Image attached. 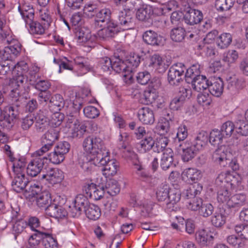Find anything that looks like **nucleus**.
I'll list each match as a JSON object with an SVG mask.
<instances>
[{
    "label": "nucleus",
    "mask_w": 248,
    "mask_h": 248,
    "mask_svg": "<svg viewBox=\"0 0 248 248\" xmlns=\"http://www.w3.org/2000/svg\"><path fill=\"white\" fill-rule=\"evenodd\" d=\"M241 178L240 176L235 173H220L216 180V183L217 185H219L220 183L222 185L225 184L226 186L230 189H235L237 188L241 184Z\"/></svg>",
    "instance_id": "9d476101"
},
{
    "label": "nucleus",
    "mask_w": 248,
    "mask_h": 248,
    "mask_svg": "<svg viewBox=\"0 0 248 248\" xmlns=\"http://www.w3.org/2000/svg\"><path fill=\"white\" fill-rule=\"evenodd\" d=\"M44 153H39L36 154V151L33 154V159L29 163L27 168V173L28 175L35 177L42 170L44 165L45 159L47 157L43 156Z\"/></svg>",
    "instance_id": "20e7f679"
},
{
    "label": "nucleus",
    "mask_w": 248,
    "mask_h": 248,
    "mask_svg": "<svg viewBox=\"0 0 248 248\" xmlns=\"http://www.w3.org/2000/svg\"><path fill=\"white\" fill-rule=\"evenodd\" d=\"M59 138V128H50L46 132L42 137V142L44 145L39 150L36 151V154L39 153H44L49 151L53 145L54 143Z\"/></svg>",
    "instance_id": "39448f33"
},
{
    "label": "nucleus",
    "mask_w": 248,
    "mask_h": 248,
    "mask_svg": "<svg viewBox=\"0 0 248 248\" xmlns=\"http://www.w3.org/2000/svg\"><path fill=\"white\" fill-rule=\"evenodd\" d=\"M109 153L106 156L102 155L99 160V166H103V174L106 178L115 175L119 168V163L115 159H109Z\"/></svg>",
    "instance_id": "423d86ee"
},
{
    "label": "nucleus",
    "mask_w": 248,
    "mask_h": 248,
    "mask_svg": "<svg viewBox=\"0 0 248 248\" xmlns=\"http://www.w3.org/2000/svg\"><path fill=\"white\" fill-rule=\"evenodd\" d=\"M224 212V211L221 209L215 212L211 219L212 223L215 227H220L225 223L226 216Z\"/></svg>",
    "instance_id": "8fccbe9b"
},
{
    "label": "nucleus",
    "mask_w": 248,
    "mask_h": 248,
    "mask_svg": "<svg viewBox=\"0 0 248 248\" xmlns=\"http://www.w3.org/2000/svg\"><path fill=\"white\" fill-rule=\"evenodd\" d=\"M42 240L46 248H57L58 243L52 235L48 233L37 231V233L32 234L29 240V244L32 246L34 244L39 247V242Z\"/></svg>",
    "instance_id": "7ed1b4c3"
},
{
    "label": "nucleus",
    "mask_w": 248,
    "mask_h": 248,
    "mask_svg": "<svg viewBox=\"0 0 248 248\" xmlns=\"http://www.w3.org/2000/svg\"><path fill=\"white\" fill-rule=\"evenodd\" d=\"M104 186L105 192L111 196L116 195L120 191L117 182L114 179L107 180Z\"/></svg>",
    "instance_id": "ea45409f"
},
{
    "label": "nucleus",
    "mask_w": 248,
    "mask_h": 248,
    "mask_svg": "<svg viewBox=\"0 0 248 248\" xmlns=\"http://www.w3.org/2000/svg\"><path fill=\"white\" fill-rule=\"evenodd\" d=\"M26 27L28 29L30 32L32 34H43L45 32V29L47 28L43 26L38 22L31 20L30 22L26 23Z\"/></svg>",
    "instance_id": "a19ab883"
},
{
    "label": "nucleus",
    "mask_w": 248,
    "mask_h": 248,
    "mask_svg": "<svg viewBox=\"0 0 248 248\" xmlns=\"http://www.w3.org/2000/svg\"><path fill=\"white\" fill-rule=\"evenodd\" d=\"M87 196H89L94 200L98 201L101 199L106 192L104 185L96 186L93 183H91L84 187Z\"/></svg>",
    "instance_id": "ddd939ff"
},
{
    "label": "nucleus",
    "mask_w": 248,
    "mask_h": 248,
    "mask_svg": "<svg viewBox=\"0 0 248 248\" xmlns=\"http://www.w3.org/2000/svg\"><path fill=\"white\" fill-rule=\"evenodd\" d=\"M14 175V179L12 182V188L17 193L20 192L24 190L29 183L28 179L26 177L25 173Z\"/></svg>",
    "instance_id": "5701e85b"
},
{
    "label": "nucleus",
    "mask_w": 248,
    "mask_h": 248,
    "mask_svg": "<svg viewBox=\"0 0 248 248\" xmlns=\"http://www.w3.org/2000/svg\"><path fill=\"white\" fill-rule=\"evenodd\" d=\"M220 184L217 192V200L218 202L226 203L228 205V202L231 197V192L225 184Z\"/></svg>",
    "instance_id": "c9c22d12"
},
{
    "label": "nucleus",
    "mask_w": 248,
    "mask_h": 248,
    "mask_svg": "<svg viewBox=\"0 0 248 248\" xmlns=\"http://www.w3.org/2000/svg\"><path fill=\"white\" fill-rule=\"evenodd\" d=\"M128 68L125 62L122 61L119 57L112 58V70L120 73L124 72Z\"/></svg>",
    "instance_id": "09e8293b"
},
{
    "label": "nucleus",
    "mask_w": 248,
    "mask_h": 248,
    "mask_svg": "<svg viewBox=\"0 0 248 248\" xmlns=\"http://www.w3.org/2000/svg\"><path fill=\"white\" fill-rule=\"evenodd\" d=\"M8 45L9 46L5 47L4 48L7 53L10 55L11 59L13 58V56L17 57L20 54L21 50V45L17 40L15 39Z\"/></svg>",
    "instance_id": "a18cd8bd"
},
{
    "label": "nucleus",
    "mask_w": 248,
    "mask_h": 248,
    "mask_svg": "<svg viewBox=\"0 0 248 248\" xmlns=\"http://www.w3.org/2000/svg\"><path fill=\"white\" fill-rule=\"evenodd\" d=\"M232 158V155L230 151V149L226 146H221L216 150L212 155L213 161L223 167L226 166L228 164L232 166V164L231 161Z\"/></svg>",
    "instance_id": "6e6552de"
},
{
    "label": "nucleus",
    "mask_w": 248,
    "mask_h": 248,
    "mask_svg": "<svg viewBox=\"0 0 248 248\" xmlns=\"http://www.w3.org/2000/svg\"><path fill=\"white\" fill-rule=\"evenodd\" d=\"M208 91L211 94L216 97H219L223 93L224 83L222 79L218 78L213 81H210Z\"/></svg>",
    "instance_id": "7c9ffc66"
},
{
    "label": "nucleus",
    "mask_w": 248,
    "mask_h": 248,
    "mask_svg": "<svg viewBox=\"0 0 248 248\" xmlns=\"http://www.w3.org/2000/svg\"><path fill=\"white\" fill-rule=\"evenodd\" d=\"M82 147L87 155L100 158L109 154L104 141L98 136L91 135L86 137L82 142Z\"/></svg>",
    "instance_id": "f03ea898"
},
{
    "label": "nucleus",
    "mask_w": 248,
    "mask_h": 248,
    "mask_svg": "<svg viewBox=\"0 0 248 248\" xmlns=\"http://www.w3.org/2000/svg\"><path fill=\"white\" fill-rule=\"evenodd\" d=\"M155 144V140L149 135L140 141L137 148L140 153H144L152 149Z\"/></svg>",
    "instance_id": "e433bc0d"
},
{
    "label": "nucleus",
    "mask_w": 248,
    "mask_h": 248,
    "mask_svg": "<svg viewBox=\"0 0 248 248\" xmlns=\"http://www.w3.org/2000/svg\"><path fill=\"white\" fill-rule=\"evenodd\" d=\"M99 66L104 72L110 73L112 70V59L108 57L101 58L99 61Z\"/></svg>",
    "instance_id": "774afa93"
},
{
    "label": "nucleus",
    "mask_w": 248,
    "mask_h": 248,
    "mask_svg": "<svg viewBox=\"0 0 248 248\" xmlns=\"http://www.w3.org/2000/svg\"><path fill=\"white\" fill-rule=\"evenodd\" d=\"M232 42V36L230 33H223L217 39V46L221 48L227 47Z\"/></svg>",
    "instance_id": "4d7b16f0"
},
{
    "label": "nucleus",
    "mask_w": 248,
    "mask_h": 248,
    "mask_svg": "<svg viewBox=\"0 0 248 248\" xmlns=\"http://www.w3.org/2000/svg\"><path fill=\"white\" fill-rule=\"evenodd\" d=\"M111 11L108 8L102 9L96 13L95 17V24L100 27L105 26L109 23H114L110 19Z\"/></svg>",
    "instance_id": "aec40b11"
},
{
    "label": "nucleus",
    "mask_w": 248,
    "mask_h": 248,
    "mask_svg": "<svg viewBox=\"0 0 248 248\" xmlns=\"http://www.w3.org/2000/svg\"><path fill=\"white\" fill-rule=\"evenodd\" d=\"M170 121H171L170 118H169V120L167 118H163L159 120L156 126V129L159 134L164 135L169 131L170 128Z\"/></svg>",
    "instance_id": "5fc2aeb1"
},
{
    "label": "nucleus",
    "mask_w": 248,
    "mask_h": 248,
    "mask_svg": "<svg viewBox=\"0 0 248 248\" xmlns=\"http://www.w3.org/2000/svg\"><path fill=\"white\" fill-rule=\"evenodd\" d=\"M133 164L136 173L142 181L149 182L151 180V176L142 167L139 160L133 162Z\"/></svg>",
    "instance_id": "58836bf2"
},
{
    "label": "nucleus",
    "mask_w": 248,
    "mask_h": 248,
    "mask_svg": "<svg viewBox=\"0 0 248 248\" xmlns=\"http://www.w3.org/2000/svg\"><path fill=\"white\" fill-rule=\"evenodd\" d=\"M17 116V112L15 111L13 106L9 107L8 113H3L0 118V126L3 128L9 129L14 124V120Z\"/></svg>",
    "instance_id": "2eb2a0df"
},
{
    "label": "nucleus",
    "mask_w": 248,
    "mask_h": 248,
    "mask_svg": "<svg viewBox=\"0 0 248 248\" xmlns=\"http://www.w3.org/2000/svg\"><path fill=\"white\" fill-rule=\"evenodd\" d=\"M42 179H45L51 184L61 182L63 178L62 172L58 169H50L42 175Z\"/></svg>",
    "instance_id": "4be33fe9"
},
{
    "label": "nucleus",
    "mask_w": 248,
    "mask_h": 248,
    "mask_svg": "<svg viewBox=\"0 0 248 248\" xmlns=\"http://www.w3.org/2000/svg\"><path fill=\"white\" fill-rule=\"evenodd\" d=\"M187 136V127L185 125H180L177 129L176 137L173 139V144L174 147L178 148L180 146L185 145V143L188 142L186 141Z\"/></svg>",
    "instance_id": "b1692460"
},
{
    "label": "nucleus",
    "mask_w": 248,
    "mask_h": 248,
    "mask_svg": "<svg viewBox=\"0 0 248 248\" xmlns=\"http://www.w3.org/2000/svg\"><path fill=\"white\" fill-rule=\"evenodd\" d=\"M203 19L201 11L190 8L184 15L185 22L190 25H194L201 22Z\"/></svg>",
    "instance_id": "dca6fc26"
},
{
    "label": "nucleus",
    "mask_w": 248,
    "mask_h": 248,
    "mask_svg": "<svg viewBox=\"0 0 248 248\" xmlns=\"http://www.w3.org/2000/svg\"><path fill=\"white\" fill-rule=\"evenodd\" d=\"M12 68L13 75H27L29 70L28 65L24 61L17 62L14 66H12Z\"/></svg>",
    "instance_id": "864d4df0"
},
{
    "label": "nucleus",
    "mask_w": 248,
    "mask_h": 248,
    "mask_svg": "<svg viewBox=\"0 0 248 248\" xmlns=\"http://www.w3.org/2000/svg\"><path fill=\"white\" fill-rule=\"evenodd\" d=\"M125 62L129 68H133L135 71V68L139 65L140 62V57L138 54L131 53L127 57Z\"/></svg>",
    "instance_id": "680f3d73"
},
{
    "label": "nucleus",
    "mask_w": 248,
    "mask_h": 248,
    "mask_svg": "<svg viewBox=\"0 0 248 248\" xmlns=\"http://www.w3.org/2000/svg\"><path fill=\"white\" fill-rule=\"evenodd\" d=\"M186 31L181 27H178L172 29L170 32L171 39L175 42H181L185 37Z\"/></svg>",
    "instance_id": "6e6d98bb"
},
{
    "label": "nucleus",
    "mask_w": 248,
    "mask_h": 248,
    "mask_svg": "<svg viewBox=\"0 0 248 248\" xmlns=\"http://www.w3.org/2000/svg\"><path fill=\"white\" fill-rule=\"evenodd\" d=\"M183 180L188 183L195 182L202 177L200 170L195 168H187L185 169L182 173Z\"/></svg>",
    "instance_id": "bb28decb"
},
{
    "label": "nucleus",
    "mask_w": 248,
    "mask_h": 248,
    "mask_svg": "<svg viewBox=\"0 0 248 248\" xmlns=\"http://www.w3.org/2000/svg\"><path fill=\"white\" fill-rule=\"evenodd\" d=\"M178 151H183L182 158L184 161L188 162L195 157L198 151L188 142L185 143V145L175 148Z\"/></svg>",
    "instance_id": "6ab92c4d"
},
{
    "label": "nucleus",
    "mask_w": 248,
    "mask_h": 248,
    "mask_svg": "<svg viewBox=\"0 0 248 248\" xmlns=\"http://www.w3.org/2000/svg\"><path fill=\"white\" fill-rule=\"evenodd\" d=\"M158 95L156 90L154 88H148L145 91L144 97L145 99V103L147 104H152L157 98Z\"/></svg>",
    "instance_id": "0e129e2a"
},
{
    "label": "nucleus",
    "mask_w": 248,
    "mask_h": 248,
    "mask_svg": "<svg viewBox=\"0 0 248 248\" xmlns=\"http://www.w3.org/2000/svg\"><path fill=\"white\" fill-rule=\"evenodd\" d=\"M209 136L205 131L200 132L191 142V144L199 151L203 150L207 145Z\"/></svg>",
    "instance_id": "c756f323"
},
{
    "label": "nucleus",
    "mask_w": 248,
    "mask_h": 248,
    "mask_svg": "<svg viewBox=\"0 0 248 248\" xmlns=\"http://www.w3.org/2000/svg\"><path fill=\"white\" fill-rule=\"evenodd\" d=\"M37 205L41 208L46 209L51 202V195L48 191L42 192L35 199Z\"/></svg>",
    "instance_id": "f704fd0d"
},
{
    "label": "nucleus",
    "mask_w": 248,
    "mask_h": 248,
    "mask_svg": "<svg viewBox=\"0 0 248 248\" xmlns=\"http://www.w3.org/2000/svg\"><path fill=\"white\" fill-rule=\"evenodd\" d=\"M153 12L152 7L146 5L138 9L136 13V16L139 20L146 21L151 17Z\"/></svg>",
    "instance_id": "79ce46f5"
},
{
    "label": "nucleus",
    "mask_w": 248,
    "mask_h": 248,
    "mask_svg": "<svg viewBox=\"0 0 248 248\" xmlns=\"http://www.w3.org/2000/svg\"><path fill=\"white\" fill-rule=\"evenodd\" d=\"M85 213L88 218L95 220L101 216V210L98 206L91 204L85 209Z\"/></svg>",
    "instance_id": "de8ad7c7"
},
{
    "label": "nucleus",
    "mask_w": 248,
    "mask_h": 248,
    "mask_svg": "<svg viewBox=\"0 0 248 248\" xmlns=\"http://www.w3.org/2000/svg\"><path fill=\"white\" fill-rule=\"evenodd\" d=\"M173 153L170 148H167L163 153V156L161 159L160 166L164 170H167L172 165L173 162Z\"/></svg>",
    "instance_id": "72a5a7b5"
},
{
    "label": "nucleus",
    "mask_w": 248,
    "mask_h": 248,
    "mask_svg": "<svg viewBox=\"0 0 248 248\" xmlns=\"http://www.w3.org/2000/svg\"><path fill=\"white\" fill-rule=\"evenodd\" d=\"M210 82V81H209L205 76L200 75L191 80L193 89L198 92L208 89Z\"/></svg>",
    "instance_id": "c85d7f7f"
},
{
    "label": "nucleus",
    "mask_w": 248,
    "mask_h": 248,
    "mask_svg": "<svg viewBox=\"0 0 248 248\" xmlns=\"http://www.w3.org/2000/svg\"><path fill=\"white\" fill-rule=\"evenodd\" d=\"M226 240L230 245L235 248H241L245 245V241L241 237L234 234L227 236Z\"/></svg>",
    "instance_id": "052dcab7"
},
{
    "label": "nucleus",
    "mask_w": 248,
    "mask_h": 248,
    "mask_svg": "<svg viewBox=\"0 0 248 248\" xmlns=\"http://www.w3.org/2000/svg\"><path fill=\"white\" fill-rule=\"evenodd\" d=\"M139 0H114V3L117 6H122L124 10L130 12L134 9L137 5Z\"/></svg>",
    "instance_id": "bf43d9fd"
},
{
    "label": "nucleus",
    "mask_w": 248,
    "mask_h": 248,
    "mask_svg": "<svg viewBox=\"0 0 248 248\" xmlns=\"http://www.w3.org/2000/svg\"><path fill=\"white\" fill-rule=\"evenodd\" d=\"M35 126L39 132H43L49 125V121L47 117L41 113H37L35 117Z\"/></svg>",
    "instance_id": "37998d69"
},
{
    "label": "nucleus",
    "mask_w": 248,
    "mask_h": 248,
    "mask_svg": "<svg viewBox=\"0 0 248 248\" xmlns=\"http://www.w3.org/2000/svg\"><path fill=\"white\" fill-rule=\"evenodd\" d=\"M202 190V185L195 182L184 192V195L188 201L194 197H197L196 196L200 195Z\"/></svg>",
    "instance_id": "4c0bfd02"
},
{
    "label": "nucleus",
    "mask_w": 248,
    "mask_h": 248,
    "mask_svg": "<svg viewBox=\"0 0 248 248\" xmlns=\"http://www.w3.org/2000/svg\"><path fill=\"white\" fill-rule=\"evenodd\" d=\"M18 10L25 23L34 20V10L33 7L26 3L18 6Z\"/></svg>",
    "instance_id": "473e14b6"
},
{
    "label": "nucleus",
    "mask_w": 248,
    "mask_h": 248,
    "mask_svg": "<svg viewBox=\"0 0 248 248\" xmlns=\"http://www.w3.org/2000/svg\"><path fill=\"white\" fill-rule=\"evenodd\" d=\"M138 116L139 120L143 124H152L155 122V115L153 110L145 107L138 110Z\"/></svg>",
    "instance_id": "412c9836"
},
{
    "label": "nucleus",
    "mask_w": 248,
    "mask_h": 248,
    "mask_svg": "<svg viewBox=\"0 0 248 248\" xmlns=\"http://www.w3.org/2000/svg\"><path fill=\"white\" fill-rule=\"evenodd\" d=\"M169 142L168 139L166 137H162L159 139L158 141L153 145L152 150L154 152L160 153L164 151Z\"/></svg>",
    "instance_id": "e2e57ef3"
},
{
    "label": "nucleus",
    "mask_w": 248,
    "mask_h": 248,
    "mask_svg": "<svg viewBox=\"0 0 248 248\" xmlns=\"http://www.w3.org/2000/svg\"><path fill=\"white\" fill-rule=\"evenodd\" d=\"M235 126L234 124L230 121L223 123L221 127L220 131L225 138L231 137L234 131Z\"/></svg>",
    "instance_id": "69168bd1"
},
{
    "label": "nucleus",
    "mask_w": 248,
    "mask_h": 248,
    "mask_svg": "<svg viewBox=\"0 0 248 248\" xmlns=\"http://www.w3.org/2000/svg\"><path fill=\"white\" fill-rule=\"evenodd\" d=\"M234 0H216L215 6L218 11L230 10L234 5Z\"/></svg>",
    "instance_id": "13d9d810"
},
{
    "label": "nucleus",
    "mask_w": 248,
    "mask_h": 248,
    "mask_svg": "<svg viewBox=\"0 0 248 248\" xmlns=\"http://www.w3.org/2000/svg\"><path fill=\"white\" fill-rule=\"evenodd\" d=\"M70 144L67 141L60 142L53 152L48 155L50 161L53 164H59L65 158V155L69 151Z\"/></svg>",
    "instance_id": "0eeeda50"
},
{
    "label": "nucleus",
    "mask_w": 248,
    "mask_h": 248,
    "mask_svg": "<svg viewBox=\"0 0 248 248\" xmlns=\"http://www.w3.org/2000/svg\"><path fill=\"white\" fill-rule=\"evenodd\" d=\"M213 239L211 232L205 229L200 230L196 233L197 241L202 246L208 245Z\"/></svg>",
    "instance_id": "2f4dec72"
},
{
    "label": "nucleus",
    "mask_w": 248,
    "mask_h": 248,
    "mask_svg": "<svg viewBox=\"0 0 248 248\" xmlns=\"http://www.w3.org/2000/svg\"><path fill=\"white\" fill-rule=\"evenodd\" d=\"M116 22L117 27L120 26L124 30L132 29L134 26V18L131 12L128 11L119 12Z\"/></svg>",
    "instance_id": "f8f14e48"
},
{
    "label": "nucleus",
    "mask_w": 248,
    "mask_h": 248,
    "mask_svg": "<svg viewBox=\"0 0 248 248\" xmlns=\"http://www.w3.org/2000/svg\"><path fill=\"white\" fill-rule=\"evenodd\" d=\"M89 204H90L86 197L81 194L78 195L75 199L73 207L70 206L71 209L69 214L73 217H78L83 211L85 212Z\"/></svg>",
    "instance_id": "9b49d317"
},
{
    "label": "nucleus",
    "mask_w": 248,
    "mask_h": 248,
    "mask_svg": "<svg viewBox=\"0 0 248 248\" xmlns=\"http://www.w3.org/2000/svg\"><path fill=\"white\" fill-rule=\"evenodd\" d=\"M46 213L49 216L56 218H63L68 215L67 211L62 206L55 203L50 204L46 209Z\"/></svg>",
    "instance_id": "f3484780"
},
{
    "label": "nucleus",
    "mask_w": 248,
    "mask_h": 248,
    "mask_svg": "<svg viewBox=\"0 0 248 248\" xmlns=\"http://www.w3.org/2000/svg\"><path fill=\"white\" fill-rule=\"evenodd\" d=\"M64 105V100L61 94H56L53 96H51L50 102L48 103V106L50 111L55 113V116L58 118V122L56 124L60 125L64 118L63 114L58 112L63 108Z\"/></svg>",
    "instance_id": "1a4fd4ad"
},
{
    "label": "nucleus",
    "mask_w": 248,
    "mask_h": 248,
    "mask_svg": "<svg viewBox=\"0 0 248 248\" xmlns=\"http://www.w3.org/2000/svg\"><path fill=\"white\" fill-rule=\"evenodd\" d=\"M247 202L246 195L244 194H237L232 196L228 202L230 208L238 210Z\"/></svg>",
    "instance_id": "a878e982"
},
{
    "label": "nucleus",
    "mask_w": 248,
    "mask_h": 248,
    "mask_svg": "<svg viewBox=\"0 0 248 248\" xmlns=\"http://www.w3.org/2000/svg\"><path fill=\"white\" fill-rule=\"evenodd\" d=\"M100 158L93 157V156L82 155L78 158L79 164L83 170L86 172H90L95 166H99Z\"/></svg>",
    "instance_id": "4468645a"
},
{
    "label": "nucleus",
    "mask_w": 248,
    "mask_h": 248,
    "mask_svg": "<svg viewBox=\"0 0 248 248\" xmlns=\"http://www.w3.org/2000/svg\"><path fill=\"white\" fill-rule=\"evenodd\" d=\"M142 38L146 44L153 46H159L161 41V37L152 30L144 32L142 35Z\"/></svg>",
    "instance_id": "cd10ccee"
},
{
    "label": "nucleus",
    "mask_w": 248,
    "mask_h": 248,
    "mask_svg": "<svg viewBox=\"0 0 248 248\" xmlns=\"http://www.w3.org/2000/svg\"><path fill=\"white\" fill-rule=\"evenodd\" d=\"M225 138V136L220 130L217 129L213 130L210 132L209 141L212 145L218 146L222 143L223 139Z\"/></svg>",
    "instance_id": "3c124183"
},
{
    "label": "nucleus",
    "mask_w": 248,
    "mask_h": 248,
    "mask_svg": "<svg viewBox=\"0 0 248 248\" xmlns=\"http://www.w3.org/2000/svg\"><path fill=\"white\" fill-rule=\"evenodd\" d=\"M171 188L167 184H162L158 187L156 195L158 201L163 202L167 200L169 197Z\"/></svg>",
    "instance_id": "c03bdc74"
},
{
    "label": "nucleus",
    "mask_w": 248,
    "mask_h": 248,
    "mask_svg": "<svg viewBox=\"0 0 248 248\" xmlns=\"http://www.w3.org/2000/svg\"><path fill=\"white\" fill-rule=\"evenodd\" d=\"M13 78L10 80L9 86L11 87H19L24 83L28 82L27 75H13Z\"/></svg>",
    "instance_id": "338daca9"
},
{
    "label": "nucleus",
    "mask_w": 248,
    "mask_h": 248,
    "mask_svg": "<svg viewBox=\"0 0 248 248\" xmlns=\"http://www.w3.org/2000/svg\"><path fill=\"white\" fill-rule=\"evenodd\" d=\"M87 131V126L85 124L79 122L73 127L71 137L73 138L80 139Z\"/></svg>",
    "instance_id": "49530a36"
},
{
    "label": "nucleus",
    "mask_w": 248,
    "mask_h": 248,
    "mask_svg": "<svg viewBox=\"0 0 248 248\" xmlns=\"http://www.w3.org/2000/svg\"><path fill=\"white\" fill-rule=\"evenodd\" d=\"M186 80L189 82L188 78L194 79L196 77L200 75L199 65H193L186 69L185 65L182 63H178L171 66L168 73V80L169 84L172 86H177L182 81V77L185 71Z\"/></svg>",
    "instance_id": "f257e3e1"
},
{
    "label": "nucleus",
    "mask_w": 248,
    "mask_h": 248,
    "mask_svg": "<svg viewBox=\"0 0 248 248\" xmlns=\"http://www.w3.org/2000/svg\"><path fill=\"white\" fill-rule=\"evenodd\" d=\"M181 199V193L178 190H170L168 198L169 202L166 204V209L168 212L175 211L177 209L176 204Z\"/></svg>",
    "instance_id": "393cba45"
},
{
    "label": "nucleus",
    "mask_w": 248,
    "mask_h": 248,
    "mask_svg": "<svg viewBox=\"0 0 248 248\" xmlns=\"http://www.w3.org/2000/svg\"><path fill=\"white\" fill-rule=\"evenodd\" d=\"M97 32V36L102 40H107L114 36L118 32V28L115 23H109Z\"/></svg>",
    "instance_id": "a211bd4d"
},
{
    "label": "nucleus",
    "mask_w": 248,
    "mask_h": 248,
    "mask_svg": "<svg viewBox=\"0 0 248 248\" xmlns=\"http://www.w3.org/2000/svg\"><path fill=\"white\" fill-rule=\"evenodd\" d=\"M13 170L14 174H21L25 173L26 163L24 158L17 159L14 157V161H12Z\"/></svg>",
    "instance_id": "603ef678"
}]
</instances>
